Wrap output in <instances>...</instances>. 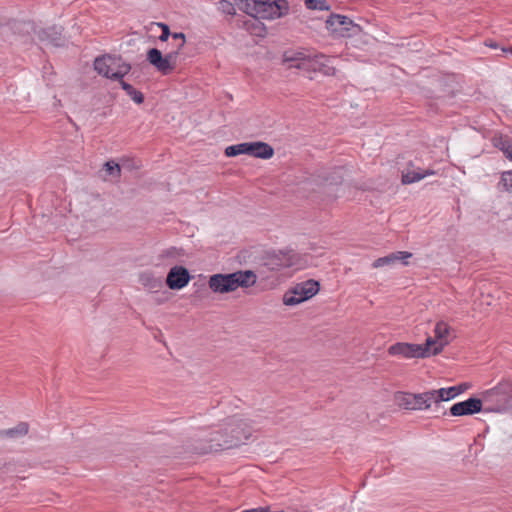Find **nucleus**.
<instances>
[{"label": "nucleus", "instance_id": "36", "mask_svg": "<svg viewBox=\"0 0 512 512\" xmlns=\"http://www.w3.org/2000/svg\"><path fill=\"white\" fill-rule=\"evenodd\" d=\"M178 255H180V253L176 247H170L162 252V256L164 257H176Z\"/></svg>", "mask_w": 512, "mask_h": 512}, {"label": "nucleus", "instance_id": "23", "mask_svg": "<svg viewBox=\"0 0 512 512\" xmlns=\"http://www.w3.org/2000/svg\"><path fill=\"white\" fill-rule=\"evenodd\" d=\"M448 343V341L439 342L435 337H428L425 343L420 344V346L423 349H427V357H429L430 355L440 354Z\"/></svg>", "mask_w": 512, "mask_h": 512}, {"label": "nucleus", "instance_id": "15", "mask_svg": "<svg viewBox=\"0 0 512 512\" xmlns=\"http://www.w3.org/2000/svg\"><path fill=\"white\" fill-rule=\"evenodd\" d=\"M484 411L482 397H470L467 400L453 404L449 412L452 416H468Z\"/></svg>", "mask_w": 512, "mask_h": 512}, {"label": "nucleus", "instance_id": "26", "mask_svg": "<svg viewBox=\"0 0 512 512\" xmlns=\"http://www.w3.org/2000/svg\"><path fill=\"white\" fill-rule=\"evenodd\" d=\"M494 142V146L498 149H500L504 155L510 160L512 161V142L509 138L507 137H498V138H494L493 140Z\"/></svg>", "mask_w": 512, "mask_h": 512}, {"label": "nucleus", "instance_id": "25", "mask_svg": "<svg viewBox=\"0 0 512 512\" xmlns=\"http://www.w3.org/2000/svg\"><path fill=\"white\" fill-rule=\"evenodd\" d=\"M121 88L126 92L128 96L136 103L142 104L144 102V95L141 91L135 89L131 84L126 82L125 80H121L119 83Z\"/></svg>", "mask_w": 512, "mask_h": 512}, {"label": "nucleus", "instance_id": "18", "mask_svg": "<svg viewBox=\"0 0 512 512\" xmlns=\"http://www.w3.org/2000/svg\"><path fill=\"white\" fill-rule=\"evenodd\" d=\"M247 155L266 160L273 157L274 149L265 142H247Z\"/></svg>", "mask_w": 512, "mask_h": 512}, {"label": "nucleus", "instance_id": "29", "mask_svg": "<svg viewBox=\"0 0 512 512\" xmlns=\"http://www.w3.org/2000/svg\"><path fill=\"white\" fill-rule=\"evenodd\" d=\"M304 3L309 10L329 11L331 9L327 0H304Z\"/></svg>", "mask_w": 512, "mask_h": 512}, {"label": "nucleus", "instance_id": "9", "mask_svg": "<svg viewBox=\"0 0 512 512\" xmlns=\"http://www.w3.org/2000/svg\"><path fill=\"white\" fill-rule=\"evenodd\" d=\"M177 51H170L163 54L158 48H150L146 53V59L162 75L171 74L177 67Z\"/></svg>", "mask_w": 512, "mask_h": 512}, {"label": "nucleus", "instance_id": "40", "mask_svg": "<svg viewBox=\"0 0 512 512\" xmlns=\"http://www.w3.org/2000/svg\"><path fill=\"white\" fill-rule=\"evenodd\" d=\"M163 301H164L163 299H159V298H156V299H155V302H156V303H158V304L163 303Z\"/></svg>", "mask_w": 512, "mask_h": 512}, {"label": "nucleus", "instance_id": "14", "mask_svg": "<svg viewBox=\"0 0 512 512\" xmlns=\"http://www.w3.org/2000/svg\"><path fill=\"white\" fill-rule=\"evenodd\" d=\"M388 354L402 356L404 358H427V349L421 348L420 344L397 342L388 348Z\"/></svg>", "mask_w": 512, "mask_h": 512}, {"label": "nucleus", "instance_id": "34", "mask_svg": "<svg viewBox=\"0 0 512 512\" xmlns=\"http://www.w3.org/2000/svg\"><path fill=\"white\" fill-rule=\"evenodd\" d=\"M171 37L173 40L179 41V43L176 45V48L173 51H177L178 55L180 54V51L184 47L186 43L185 34L182 32H174L171 33Z\"/></svg>", "mask_w": 512, "mask_h": 512}, {"label": "nucleus", "instance_id": "39", "mask_svg": "<svg viewBox=\"0 0 512 512\" xmlns=\"http://www.w3.org/2000/svg\"><path fill=\"white\" fill-rule=\"evenodd\" d=\"M502 51L503 52H511L512 53V47H510L508 49L502 48Z\"/></svg>", "mask_w": 512, "mask_h": 512}, {"label": "nucleus", "instance_id": "27", "mask_svg": "<svg viewBox=\"0 0 512 512\" xmlns=\"http://www.w3.org/2000/svg\"><path fill=\"white\" fill-rule=\"evenodd\" d=\"M224 153H225V156H227V157H236V156L242 155V154L247 155V142L228 146V147H226Z\"/></svg>", "mask_w": 512, "mask_h": 512}, {"label": "nucleus", "instance_id": "2", "mask_svg": "<svg viewBox=\"0 0 512 512\" xmlns=\"http://www.w3.org/2000/svg\"><path fill=\"white\" fill-rule=\"evenodd\" d=\"M237 8L257 19H275L289 11L287 0H234Z\"/></svg>", "mask_w": 512, "mask_h": 512}, {"label": "nucleus", "instance_id": "3", "mask_svg": "<svg viewBox=\"0 0 512 512\" xmlns=\"http://www.w3.org/2000/svg\"><path fill=\"white\" fill-rule=\"evenodd\" d=\"M484 411L506 413L512 410V382L502 380L481 394Z\"/></svg>", "mask_w": 512, "mask_h": 512}, {"label": "nucleus", "instance_id": "37", "mask_svg": "<svg viewBox=\"0 0 512 512\" xmlns=\"http://www.w3.org/2000/svg\"><path fill=\"white\" fill-rule=\"evenodd\" d=\"M468 387H469L468 383H461L456 386V388L459 389V394L463 393Z\"/></svg>", "mask_w": 512, "mask_h": 512}, {"label": "nucleus", "instance_id": "30", "mask_svg": "<svg viewBox=\"0 0 512 512\" xmlns=\"http://www.w3.org/2000/svg\"><path fill=\"white\" fill-rule=\"evenodd\" d=\"M130 70L131 65L122 59L119 67L115 70L113 74H111L112 80L121 83V80H124V76L127 75L130 72Z\"/></svg>", "mask_w": 512, "mask_h": 512}, {"label": "nucleus", "instance_id": "35", "mask_svg": "<svg viewBox=\"0 0 512 512\" xmlns=\"http://www.w3.org/2000/svg\"><path fill=\"white\" fill-rule=\"evenodd\" d=\"M158 27L161 28L162 30V33L161 35L158 37V39L161 41V42H166L169 37H171V31H170V28L167 24L165 23H157Z\"/></svg>", "mask_w": 512, "mask_h": 512}, {"label": "nucleus", "instance_id": "13", "mask_svg": "<svg viewBox=\"0 0 512 512\" xmlns=\"http://www.w3.org/2000/svg\"><path fill=\"white\" fill-rule=\"evenodd\" d=\"M122 57L115 54H104L94 60V70L101 76L111 79L115 70L119 67Z\"/></svg>", "mask_w": 512, "mask_h": 512}, {"label": "nucleus", "instance_id": "20", "mask_svg": "<svg viewBox=\"0 0 512 512\" xmlns=\"http://www.w3.org/2000/svg\"><path fill=\"white\" fill-rule=\"evenodd\" d=\"M139 282L151 293H157L163 288V281L152 272H143L139 275Z\"/></svg>", "mask_w": 512, "mask_h": 512}, {"label": "nucleus", "instance_id": "7", "mask_svg": "<svg viewBox=\"0 0 512 512\" xmlns=\"http://www.w3.org/2000/svg\"><path fill=\"white\" fill-rule=\"evenodd\" d=\"M394 398L396 404L406 410H426L434 404L431 390L423 393L399 391L395 394Z\"/></svg>", "mask_w": 512, "mask_h": 512}, {"label": "nucleus", "instance_id": "42", "mask_svg": "<svg viewBox=\"0 0 512 512\" xmlns=\"http://www.w3.org/2000/svg\"><path fill=\"white\" fill-rule=\"evenodd\" d=\"M230 438V434H227V435H224L223 439H229Z\"/></svg>", "mask_w": 512, "mask_h": 512}, {"label": "nucleus", "instance_id": "19", "mask_svg": "<svg viewBox=\"0 0 512 512\" xmlns=\"http://www.w3.org/2000/svg\"><path fill=\"white\" fill-rule=\"evenodd\" d=\"M433 394V403L435 405V410L440 412L441 402L449 401L459 395V389L456 386H451L448 388H440L437 390H431Z\"/></svg>", "mask_w": 512, "mask_h": 512}, {"label": "nucleus", "instance_id": "5", "mask_svg": "<svg viewBox=\"0 0 512 512\" xmlns=\"http://www.w3.org/2000/svg\"><path fill=\"white\" fill-rule=\"evenodd\" d=\"M320 290V283L309 279L290 288L283 296V303L286 306H295L311 299Z\"/></svg>", "mask_w": 512, "mask_h": 512}, {"label": "nucleus", "instance_id": "4", "mask_svg": "<svg viewBox=\"0 0 512 512\" xmlns=\"http://www.w3.org/2000/svg\"><path fill=\"white\" fill-rule=\"evenodd\" d=\"M285 62H289L290 67H294L307 72H319L325 76H333L336 73L334 66L330 64L331 60L323 55L305 56L303 53H295L293 56L285 54Z\"/></svg>", "mask_w": 512, "mask_h": 512}, {"label": "nucleus", "instance_id": "33", "mask_svg": "<svg viewBox=\"0 0 512 512\" xmlns=\"http://www.w3.org/2000/svg\"><path fill=\"white\" fill-rule=\"evenodd\" d=\"M105 171L110 176H119L121 172L120 165L114 161H107L104 164Z\"/></svg>", "mask_w": 512, "mask_h": 512}, {"label": "nucleus", "instance_id": "6", "mask_svg": "<svg viewBox=\"0 0 512 512\" xmlns=\"http://www.w3.org/2000/svg\"><path fill=\"white\" fill-rule=\"evenodd\" d=\"M325 24L326 29L338 37L358 36L362 32L360 25L341 14L331 13L326 19Z\"/></svg>", "mask_w": 512, "mask_h": 512}, {"label": "nucleus", "instance_id": "24", "mask_svg": "<svg viewBox=\"0 0 512 512\" xmlns=\"http://www.w3.org/2000/svg\"><path fill=\"white\" fill-rule=\"evenodd\" d=\"M11 30L15 34L25 35L35 32V24L32 21L14 20L9 23Z\"/></svg>", "mask_w": 512, "mask_h": 512}, {"label": "nucleus", "instance_id": "11", "mask_svg": "<svg viewBox=\"0 0 512 512\" xmlns=\"http://www.w3.org/2000/svg\"><path fill=\"white\" fill-rule=\"evenodd\" d=\"M291 251H279L278 253H267L262 257L258 266V273L265 275L268 271H279L282 268L293 265Z\"/></svg>", "mask_w": 512, "mask_h": 512}, {"label": "nucleus", "instance_id": "8", "mask_svg": "<svg viewBox=\"0 0 512 512\" xmlns=\"http://www.w3.org/2000/svg\"><path fill=\"white\" fill-rule=\"evenodd\" d=\"M227 434H230V438L222 445L235 448L250 438L252 429L244 419L233 416L225 425V435Z\"/></svg>", "mask_w": 512, "mask_h": 512}, {"label": "nucleus", "instance_id": "16", "mask_svg": "<svg viewBox=\"0 0 512 512\" xmlns=\"http://www.w3.org/2000/svg\"><path fill=\"white\" fill-rule=\"evenodd\" d=\"M191 280L189 270L184 266L172 267L166 277V285L171 290H180Z\"/></svg>", "mask_w": 512, "mask_h": 512}, {"label": "nucleus", "instance_id": "32", "mask_svg": "<svg viewBox=\"0 0 512 512\" xmlns=\"http://www.w3.org/2000/svg\"><path fill=\"white\" fill-rule=\"evenodd\" d=\"M235 6L237 7L236 3L233 4L230 1L221 0L218 4V9L224 14L235 15Z\"/></svg>", "mask_w": 512, "mask_h": 512}, {"label": "nucleus", "instance_id": "12", "mask_svg": "<svg viewBox=\"0 0 512 512\" xmlns=\"http://www.w3.org/2000/svg\"><path fill=\"white\" fill-rule=\"evenodd\" d=\"M63 30L62 26L52 25L46 28H35L34 34H36L39 42L44 45L63 47L66 43V39L63 36Z\"/></svg>", "mask_w": 512, "mask_h": 512}, {"label": "nucleus", "instance_id": "31", "mask_svg": "<svg viewBox=\"0 0 512 512\" xmlns=\"http://www.w3.org/2000/svg\"><path fill=\"white\" fill-rule=\"evenodd\" d=\"M498 185H503L505 191L512 192V170L502 172Z\"/></svg>", "mask_w": 512, "mask_h": 512}, {"label": "nucleus", "instance_id": "1", "mask_svg": "<svg viewBox=\"0 0 512 512\" xmlns=\"http://www.w3.org/2000/svg\"><path fill=\"white\" fill-rule=\"evenodd\" d=\"M257 276L252 270H238L232 273H217L209 277L208 286L212 292L226 294L238 288H249L255 285Z\"/></svg>", "mask_w": 512, "mask_h": 512}, {"label": "nucleus", "instance_id": "17", "mask_svg": "<svg viewBox=\"0 0 512 512\" xmlns=\"http://www.w3.org/2000/svg\"><path fill=\"white\" fill-rule=\"evenodd\" d=\"M411 257H412V253L407 252V251L393 252L384 257H380V258L376 259L373 262L372 267L380 268V267H384V266H392L399 261H401L404 265H407L408 262L406 260Z\"/></svg>", "mask_w": 512, "mask_h": 512}, {"label": "nucleus", "instance_id": "38", "mask_svg": "<svg viewBox=\"0 0 512 512\" xmlns=\"http://www.w3.org/2000/svg\"><path fill=\"white\" fill-rule=\"evenodd\" d=\"M486 46L496 49L498 47V44L493 40H487L485 42Z\"/></svg>", "mask_w": 512, "mask_h": 512}, {"label": "nucleus", "instance_id": "10", "mask_svg": "<svg viewBox=\"0 0 512 512\" xmlns=\"http://www.w3.org/2000/svg\"><path fill=\"white\" fill-rule=\"evenodd\" d=\"M225 435V427L223 429L212 431L206 436L199 437L193 450L198 454H207L210 452H218L232 447H226L225 444L229 439H223Z\"/></svg>", "mask_w": 512, "mask_h": 512}, {"label": "nucleus", "instance_id": "28", "mask_svg": "<svg viewBox=\"0 0 512 512\" xmlns=\"http://www.w3.org/2000/svg\"><path fill=\"white\" fill-rule=\"evenodd\" d=\"M449 331H450V327L447 323L443 322V321H440L438 322L436 325H435V329H434V333H435V338L439 341V342H445V341H448L446 339L447 335L449 334Z\"/></svg>", "mask_w": 512, "mask_h": 512}, {"label": "nucleus", "instance_id": "41", "mask_svg": "<svg viewBox=\"0 0 512 512\" xmlns=\"http://www.w3.org/2000/svg\"><path fill=\"white\" fill-rule=\"evenodd\" d=\"M0 438H4V429L3 430H0Z\"/></svg>", "mask_w": 512, "mask_h": 512}, {"label": "nucleus", "instance_id": "22", "mask_svg": "<svg viewBox=\"0 0 512 512\" xmlns=\"http://www.w3.org/2000/svg\"><path fill=\"white\" fill-rule=\"evenodd\" d=\"M28 432L29 424L27 422L21 421L13 428L4 429L3 439L17 440L26 436Z\"/></svg>", "mask_w": 512, "mask_h": 512}, {"label": "nucleus", "instance_id": "21", "mask_svg": "<svg viewBox=\"0 0 512 512\" xmlns=\"http://www.w3.org/2000/svg\"><path fill=\"white\" fill-rule=\"evenodd\" d=\"M436 172L431 169L423 170L421 168H418L417 170H409L402 172V183L403 184H411L415 183L417 181L422 180L426 176L434 175Z\"/></svg>", "mask_w": 512, "mask_h": 512}]
</instances>
